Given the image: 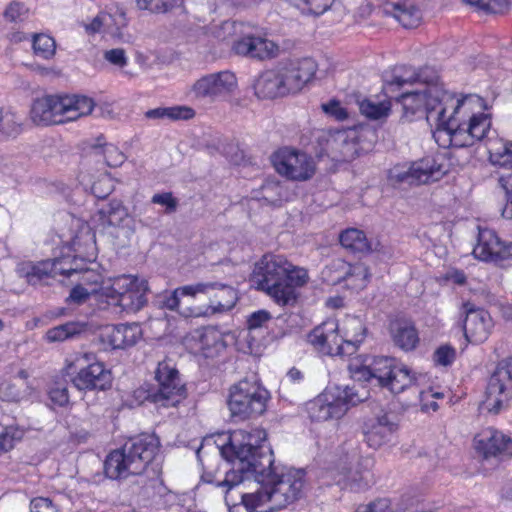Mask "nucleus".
<instances>
[{
  "mask_svg": "<svg viewBox=\"0 0 512 512\" xmlns=\"http://www.w3.org/2000/svg\"><path fill=\"white\" fill-rule=\"evenodd\" d=\"M265 439L264 430L234 431L228 444L221 449V454L233 467L226 472L225 480L220 483L231 488L245 480L254 479L260 485L257 491L263 503L269 505L266 512H275L303 497L306 472L295 468L278 471L273 465V451L261 444Z\"/></svg>",
  "mask_w": 512,
  "mask_h": 512,
  "instance_id": "nucleus-1",
  "label": "nucleus"
},
{
  "mask_svg": "<svg viewBox=\"0 0 512 512\" xmlns=\"http://www.w3.org/2000/svg\"><path fill=\"white\" fill-rule=\"evenodd\" d=\"M159 444L158 437L151 434H141L130 439L121 449L107 455L104 462L105 475L112 480L140 475L154 459Z\"/></svg>",
  "mask_w": 512,
  "mask_h": 512,
  "instance_id": "nucleus-2",
  "label": "nucleus"
},
{
  "mask_svg": "<svg viewBox=\"0 0 512 512\" xmlns=\"http://www.w3.org/2000/svg\"><path fill=\"white\" fill-rule=\"evenodd\" d=\"M422 86V89L402 93L397 101L401 103L403 117L408 121H412L414 117L425 118L434 126L439 123L442 114L448 112L453 93L446 91L438 81Z\"/></svg>",
  "mask_w": 512,
  "mask_h": 512,
  "instance_id": "nucleus-3",
  "label": "nucleus"
},
{
  "mask_svg": "<svg viewBox=\"0 0 512 512\" xmlns=\"http://www.w3.org/2000/svg\"><path fill=\"white\" fill-rule=\"evenodd\" d=\"M95 103L80 95H49L36 99L31 108V119L37 125L61 124L89 115Z\"/></svg>",
  "mask_w": 512,
  "mask_h": 512,
  "instance_id": "nucleus-4",
  "label": "nucleus"
},
{
  "mask_svg": "<svg viewBox=\"0 0 512 512\" xmlns=\"http://www.w3.org/2000/svg\"><path fill=\"white\" fill-rule=\"evenodd\" d=\"M270 397L256 375L241 379L229 389L227 405L231 417L244 421L261 416L267 410Z\"/></svg>",
  "mask_w": 512,
  "mask_h": 512,
  "instance_id": "nucleus-5",
  "label": "nucleus"
},
{
  "mask_svg": "<svg viewBox=\"0 0 512 512\" xmlns=\"http://www.w3.org/2000/svg\"><path fill=\"white\" fill-rule=\"evenodd\" d=\"M288 269L290 262L284 256L265 254L255 263L250 280L279 305H289L293 301L292 289L284 284Z\"/></svg>",
  "mask_w": 512,
  "mask_h": 512,
  "instance_id": "nucleus-6",
  "label": "nucleus"
},
{
  "mask_svg": "<svg viewBox=\"0 0 512 512\" xmlns=\"http://www.w3.org/2000/svg\"><path fill=\"white\" fill-rule=\"evenodd\" d=\"M366 398L367 391L362 388L360 392L355 385L329 387L308 404L307 410L312 421L340 419L351 406H355Z\"/></svg>",
  "mask_w": 512,
  "mask_h": 512,
  "instance_id": "nucleus-7",
  "label": "nucleus"
},
{
  "mask_svg": "<svg viewBox=\"0 0 512 512\" xmlns=\"http://www.w3.org/2000/svg\"><path fill=\"white\" fill-rule=\"evenodd\" d=\"M342 451L343 455L335 468L336 484L356 492L367 489L373 482V460L362 457L357 443L352 441L345 442Z\"/></svg>",
  "mask_w": 512,
  "mask_h": 512,
  "instance_id": "nucleus-8",
  "label": "nucleus"
},
{
  "mask_svg": "<svg viewBox=\"0 0 512 512\" xmlns=\"http://www.w3.org/2000/svg\"><path fill=\"white\" fill-rule=\"evenodd\" d=\"M479 101L480 98L476 95L469 94L455 99L453 94V100L448 105V111L451 110L450 114L447 115V112H444L439 123H435L437 132H445L449 136L452 146L459 148L472 146L469 123L463 122L460 114L470 112L472 102L478 103Z\"/></svg>",
  "mask_w": 512,
  "mask_h": 512,
  "instance_id": "nucleus-9",
  "label": "nucleus"
},
{
  "mask_svg": "<svg viewBox=\"0 0 512 512\" xmlns=\"http://www.w3.org/2000/svg\"><path fill=\"white\" fill-rule=\"evenodd\" d=\"M157 385L146 390L145 400L161 407H173L187 396L179 371L167 362H159L155 371Z\"/></svg>",
  "mask_w": 512,
  "mask_h": 512,
  "instance_id": "nucleus-10",
  "label": "nucleus"
},
{
  "mask_svg": "<svg viewBox=\"0 0 512 512\" xmlns=\"http://www.w3.org/2000/svg\"><path fill=\"white\" fill-rule=\"evenodd\" d=\"M148 283L130 275L117 277L110 287L105 288L109 303L126 312H137L147 303Z\"/></svg>",
  "mask_w": 512,
  "mask_h": 512,
  "instance_id": "nucleus-11",
  "label": "nucleus"
},
{
  "mask_svg": "<svg viewBox=\"0 0 512 512\" xmlns=\"http://www.w3.org/2000/svg\"><path fill=\"white\" fill-rule=\"evenodd\" d=\"M512 399V357L501 360L492 373L487 388L485 408L493 414L508 407Z\"/></svg>",
  "mask_w": 512,
  "mask_h": 512,
  "instance_id": "nucleus-12",
  "label": "nucleus"
},
{
  "mask_svg": "<svg viewBox=\"0 0 512 512\" xmlns=\"http://www.w3.org/2000/svg\"><path fill=\"white\" fill-rule=\"evenodd\" d=\"M373 380L377 385L388 388L392 393H400L415 380L406 366H399L394 358L375 357L370 363Z\"/></svg>",
  "mask_w": 512,
  "mask_h": 512,
  "instance_id": "nucleus-13",
  "label": "nucleus"
},
{
  "mask_svg": "<svg viewBox=\"0 0 512 512\" xmlns=\"http://www.w3.org/2000/svg\"><path fill=\"white\" fill-rule=\"evenodd\" d=\"M308 342L319 352L330 356H350L355 353L352 344H345L344 337L338 335L335 320L325 321L316 326L308 335Z\"/></svg>",
  "mask_w": 512,
  "mask_h": 512,
  "instance_id": "nucleus-14",
  "label": "nucleus"
},
{
  "mask_svg": "<svg viewBox=\"0 0 512 512\" xmlns=\"http://www.w3.org/2000/svg\"><path fill=\"white\" fill-rule=\"evenodd\" d=\"M322 276L329 285L346 281L351 288L358 290L366 287L371 273L362 262L350 264L342 259H336L325 267Z\"/></svg>",
  "mask_w": 512,
  "mask_h": 512,
  "instance_id": "nucleus-15",
  "label": "nucleus"
},
{
  "mask_svg": "<svg viewBox=\"0 0 512 512\" xmlns=\"http://www.w3.org/2000/svg\"><path fill=\"white\" fill-rule=\"evenodd\" d=\"M474 446L486 461L495 460L499 463L512 456V438L491 427L475 436Z\"/></svg>",
  "mask_w": 512,
  "mask_h": 512,
  "instance_id": "nucleus-16",
  "label": "nucleus"
},
{
  "mask_svg": "<svg viewBox=\"0 0 512 512\" xmlns=\"http://www.w3.org/2000/svg\"><path fill=\"white\" fill-rule=\"evenodd\" d=\"M283 95L299 92L315 75L316 63L311 58L281 63L276 67Z\"/></svg>",
  "mask_w": 512,
  "mask_h": 512,
  "instance_id": "nucleus-17",
  "label": "nucleus"
},
{
  "mask_svg": "<svg viewBox=\"0 0 512 512\" xmlns=\"http://www.w3.org/2000/svg\"><path fill=\"white\" fill-rule=\"evenodd\" d=\"M274 166L279 174L291 180H308L315 173L313 159L306 153L296 150L284 149L279 151L275 155Z\"/></svg>",
  "mask_w": 512,
  "mask_h": 512,
  "instance_id": "nucleus-18",
  "label": "nucleus"
},
{
  "mask_svg": "<svg viewBox=\"0 0 512 512\" xmlns=\"http://www.w3.org/2000/svg\"><path fill=\"white\" fill-rule=\"evenodd\" d=\"M186 292L205 294L209 297L206 313L215 314L231 310L237 300V291L229 285L218 282H206L187 285Z\"/></svg>",
  "mask_w": 512,
  "mask_h": 512,
  "instance_id": "nucleus-19",
  "label": "nucleus"
},
{
  "mask_svg": "<svg viewBox=\"0 0 512 512\" xmlns=\"http://www.w3.org/2000/svg\"><path fill=\"white\" fill-rule=\"evenodd\" d=\"M237 86V79L230 71L211 73L198 79L192 86L197 99L215 101L230 94Z\"/></svg>",
  "mask_w": 512,
  "mask_h": 512,
  "instance_id": "nucleus-20",
  "label": "nucleus"
},
{
  "mask_svg": "<svg viewBox=\"0 0 512 512\" xmlns=\"http://www.w3.org/2000/svg\"><path fill=\"white\" fill-rule=\"evenodd\" d=\"M446 171L434 158L426 157L413 162L407 170L395 168L391 177L399 183L426 184L440 180Z\"/></svg>",
  "mask_w": 512,
  "mask_h": 512,
  "instance_id": "nucleus-21",
  "label": "nucleus"
},
{
  "mask_svg": "<svg viewBox=\"0 0 512 512\" xmlns=\"http://www.w3.org/2000/svg\"><path fill=\"white\" fill-rule=\"evenodd\" d=\"M438 80L437 72L431 68L426 67L416 71L413 67L402 65L396 66L389 75H385L384 89L386 91H394L406 84L418 83L420 85H427Z\"/></svg>",
  "mask_w": 512,
  "mask_h": 512,
  "instance_id": "nucleus-22",
  "label": "nucleus"
},
{
  "mask_svg": "<svg viewBox=\"0 0 512 512\" xmlns=\"http://www.w3.org/2000/svg\"><path fill=\"white\" fill-rule=\"evenodd\" d=\"M233 51L237 55L256 60H268L278 55L279 47L273 41L254 35H245L234 41Z\"/></svg>",
  "mask_w": 512,
  "mask_h": 512,
  "instance_id": "nucleus-23",
  "label": "nucleus"
},
{
  "mask_svg": "<svg viewBox=\"0 0 512 512\" xmlns=\"http://www.w3.org/2000/svg\"><path fill=\"white\" fill-rule=\"evenodd\" d=\"M142 335L140 326L133 324L107 325L100 331V341L112 349H125L137 343Z\"/></svg>",
  "mask_w": 512,
  "mask_h": 512,
  "instance_id": "nucleus-24",
  "label": "nucleus"
},
{
  "mask_svg": "<svg viewBox=\"0 0 512 512\" xmlns=\"http://www.w3.org/2000/svg\"><path fill=\"white\" fill-rule=\"evenodd\" d=\"M72 383L80 391L106 390L111 387L112 376L103 363L95 362L81 368Z\"/></svg>",
  "mask_w": 512,
  "mask_h": 512,
  "instance_id": "nucleus-25",
  "label": "nucleus"
},
{
  "mask_svg": "<svg viewBox=\"0 0 512 512\" xmlns=\"http://www.w3.org/2000/svg\"><path fill=\"white\" fill-rule=\"evenodd\" d=\"M466 317L464 320V334L472 343H483L489 336L492 328V319L489 313L481 309H473L469 303L464 304Z\"/></svg>",
  "mask_w": 512,
  "mask_h": 512,
  "instance_id": "nucleus-26",
  "label": "nucleus"
},
{
  "mask_svg": "<svg viewBox=\"0 0 512 512\" xmlns=\"http://www.w3.org/2000/svg\"><path fill=\"white\" fill-rule=\"evenodd\" d=\"M397 430V424L390 420L388 414H383L365 422L363 426L364 441L369 447L377 449L391 440Z\"/></svg>",
  "mask_w": 512,
  "mask_h": 512,
  "instance_id": "nucleus-27",
  "label": "nucleus"
},
{
  "mask_svg": "<svg viewBox=\"0 0 512 512\" xmlns=\"http://www.w3.org/2000/svg\"><path fill=\"white\" fill-rule=\"evenodd\" d=\"M384 10L408 29L416 28L422 18L421 11L413 0H386Z\"/></svg>",
  "mask_w": 512,
  "mask_h": 512,
  "instance_id": "nucleus-28",
  "label": "nucleus"
},
{
  "mask_svg": "<svg viewBox=\"0 0 512 512\" xmlns=\"http://www.w3.org/2000/svg\"><path fill=\"white\" fill-rule=\"evenodd\" d=\"M389 330L394 345L404 351L414 350L419 343L417 329L407 320L392 321Z\"/></svg>",
  "mask_w": 512,
  "mask_h": 512,
  "instance_id": "nucleus-29",
  "label": "nucleus"
},
{
  "mask_svg": "<svg viewBox=\"0 0 512 512\" xmlns=\"http://www.w3.org/2000/svg\"><path fill=\"white\" fill-rule=\"evenodd\" d=\"M501 239L496 232L488 228H480L477 237V243L473 249V255L476 259L493 262L498 255V248Z\"/></svg>",
  "mask_w": 512,
  "mask_h": 512,
  "instance_id": "nucleus-30",
  "label": "nucleus"
},
{
  "mask_svg": "<svg viewBox=\"0 0 512 512\" xmlns=\"http://www.w3.org/2000/svg\"><path fill=\"white\" fill-rule=\"evenodd\" d=\"M331 148L339 153L343 161H351L358 156V143L355 130L336 132L329 140Z\"/></svg>",
  "mask_w": 512,
  "mask_h": 512,
  "instance_id": "nucleus-31",
  "label": "nucleus"
},
{
  "mask_svg": "<svg viewBox=\"0 0 512 512\" xmlns=\"http://www.w3.org/2000/svg\"><path fill=\"white\" fill-rule=\"evenodd\" d=\"M254 90L258 98L273 99L284 96L277 69L262 72L254 82Z\"/></svg>",
  "mask_w": 512,
  "mask_h": 512,
  "instance_id": "nucleus-32",
  "label": "nucleus"
},
{
  "mask_svg": "<svg viewBox=\"0 0 512 512\" xmlns=\"http://www.w3.org/2000/svg\"><path fill=\"white\" fill-rule=\"evenodd\" d=\"M341 245L352 252H370L372 245L367 240L365 233L356 228H350L343 231L339 236Z\"/></svg>",
  "mask_w": 512,
  "mask_h": 512,
  "instance_id": "nucleus-33",
  "label": "nucleus"
},
{
  "mask_svg": "<svg viewBox=\"0 0 512 512\" xmlns=\"http://www.w3.org/2000/svg\"><path fill=\"white\" fill-rule=\"evenodd\" d=\"M88 324L84 322H67L65 324L50 328L46 332V339L49 342H61L79 336L87 331Z\"/></svg>",
  "mask_w": 512,
  "mask_h": 512,
  "instance_id": "nucleus-34",
  "label": "nucleus"
},
{
  "mask_svg": "<svg viewBox=\"0 0 512 512\" xmlns=\"http://www.w3.org/2000/svg\"><path fill=\"white\" fill-rule=\"evenodd\" d=\"M226 504L229 512H255L264 505L260 493L256 490L252 493L240 492V502H232L230 495L226 493Z\"/></svg>",
  "mask_w": 512,
  "mask_h": 512,
  "instance_id": "nucleus-35",
  "label": "nucleus"
},
{
  "mask_svg": "<svg viewBox=\"0 0 512 512\" xmlns=\"http://www.w3.org/2000/svg\"><path fill=\"white\" fill-rule=\"evenodd\" d=\"M100 219L107 221L109 226H122L128 217L127 208L120 200L113 199L99 210Z\"/></svg>",
  "mask_w": 512,
  "mask_h": 512,
  "instance_id": "nucleus-36",
  "label": "nucleus"
},
{
  "mask_svg": "<svg viewBox=\"0 0 512 512\" xmlns=\"http://www.w3.org/2000/svg\"><path fill=\"white\" fill-rule=\"evenodd\" d=\"M23 118L11 110L0 108V141L4 137L18 135L22 130Z\"/></svg>",
  "mask_w": 512,
  "mask_h": 512,
  "instance_id": "nucleus-37",
  "label": "nucleus"
},
{
  "mask_svg": "<svg viewBox=\"0 0 512 512\" xmlns=\"http://www.w3.org/2000/svg\"><path fill=\"white\" fill-rule=\"evenodd\" d=\"M343 331L344 343L352 344L356 351L358 345L364 340L366 333V328L364 327L362 321L358 317H350L346 319L344 322Z\"/></svg>",
  "mask_w": 512,
  "mask_h": 512,
  "instance_id": "nucleus-38",
  "label": "nucleus"
},
{
  "mask_svg": "<svg viewBox=\"0 0 512 512\" xmlns=\"http://www.w3.org/2000/svg\"><path fill=\"white\" fill-rule=\"evenodd\" d=\"M391 104L389 101H373L364 99L359 102V110L362 115L371 120H380L389 115Z\"/></svg>",
  "mask_w": 512,
  "mask_h": 512,
  "instance_id": "nucleus-39",
  "label": "nucleus"
},
{
  "mask_svg": "<svg viewBox=\"0 0 512 512\" xmlns=\"http://www.w3.org/2000/svg\"><path fill=\"white\" fill-rule=\"evenodd\" d=\"M470 136L472 138V145L476 141H481L490 129V118L486 114H473L469 118Z\"/></svg>",
  "mask_w": 512,
  "mask_h": 512,
  "instance_id": "nucleus-40",
  "label": "nucleus"
},
{
  "mask_svg": "<svg viewBox=\"0 0 512 512\" xmlns=\"http://www.w3.org/2000/svg\"><path fill=\"white\" fill-rule=\"evenodd\" d=\"M179 0H136L140 10L148 11L151 14H166L178 6Z\"/></svg>",
  "mask_w": 512,
  "mask_h": 512,
  "instance_id": "nucleus-41",
  "label": "nucleus"
},
{
  "mask_svg": "<svg viewBox=\"0 0 512 512\" xmlns=\"http://www.w3.org/2000/svg\"><path fill=\"white\" fill-rule=\"evenodd\" d=\"M34 53L43 58L50 59L56 50L55 40L46 34H35L33 36Z\"/></svg>",
  "mask_w": 512,
  "mask_h": 512,
  "instance_id": "nucleus-42",
  "label": "nucleus"
},
{
  "mask_svg": "<svg viewBox=\"0 0 512 512\" xmlns=\"http://www.w3.org/2000/svg\"><path fill=\"white\" fill-rule=\"evenodd\" d=\"M59 263V259H53L33 264V271H31V275L34 276L33 280H35V285L45 277H54L57 274H64V271L57 267Z\"/></svg>",
  "mask_w": 512,
  "mask_h": 512,
  "instance_id": "nucleus-43",
  "label": "nucleus"
},
{
  "mask_svg": "<svg viewBox=\"0 0 512 512\" xmlns=\"http://www.w3.org/2000/svg\"><path fill=\"white\" fill-rule=\"evenodd\" d=\"M186 286L178 287L174 291L165 292L158 296L156 303L160 308L176 310L180 303L179 296H195V293L186 292Z\"/></svg>",
  "mask_w": 512,
  "mask_h": 512,
  "instance_id": "nucleus-44",
  "label": "nucleus"
},
{
  "mask_svg": "<svg viewBox=\"0 0 512 512\" xmlns=\"http://www.w3.org/2000/svg\"><path fill=\"white\" fill-rule=\"evenodd\" d=\"M308 280V273L303 268L294 267L290 263V269L287 271V277H284V284L292 289L293 301L294 303L297 298L296 287L303 286Z\"/></svg>",
  "mask_w": 512,
  "mask_h": 512,
  "instance_id": "nucleus-45",
  "label": "nucleus"
},
{
  "mask_svg": "<svg viewBox=\"0 0 512 512\" xmlns=\"http://www.w3.org/2000/svg\"><path fill=\"white\" fill-rule=\"evenodd\" d=\"M490 158L494 163L512 166V142H505L500 148H490Z\"/></svg>",
  "mask_w": 512,
  "mask_h": 512,
  "instance_id": "nucleus-46",
  "label": "nucleus"
},
{
  "mask_svg": "<svg viewBox=\"0 0 512 512\" xmlns=\"http://www.w3.org/2000/svg\"><path fill=\"white\" fill-rule=\"evenodd\" d=\"M23 437V431L8 427L3 433L0 434V453H6L10 451L16 441L21 440Z\"/></svg>",
  "mask_w": 512,
  "mask_h": 512,
  "instance_id": "nucleus-47",
  "label": "nucleus"
},
{
  "mask_svg": "<svg viewBox=\"0 0 512 512\" xmlns=\"http://www.w3.org/2000/svg\"><path fill=\"white\" fill-rule=\"evenodd\" d=\"M456 358V350L449 344L438 347L433 353V360L436 365L450 366Z\"/></svg>",
  "mask_w": 512,
  "mask_h": 512,
  "instance_id": "nucleus-48",
  "label": "nucleus"
},
{
  "mask_svg": "<svg viewBox=\"0 0 512 512\" xmlns=\"http://www.w3.org/2000/svg\"><path fill=\"white\" fill-rule=\"evenodd\" d=\"M464 2L474 5L486 13H502L507 6L506 0H463Z\"/></svg>",
  "mask_w": 512,
  "mask_h": 512,
  "instance_id": "nucleus-49",
  "label": "nucleus"
},
{
  "mask_svg": "<svg viewBox=\"0 0 512 512\" xmlns=\"http://www.w3.org/2000/svg\"><path fill=\"white\" fill-rule=\"evenodd\" d=\"M351 377L358 382H372V369L371 365H359L358 363H351L349 365Z\"/></svg>",
  "mask_w": 512,
  "mask_h": 512,
  "instance_id": "nucleus-50",
  "label": "nucleus"
},
{
  "mask_svg": "<svg viewBox=\"0 0 512 512\" xmlns=\"http://www.w3.org/2000/svg\"><path fill=\"white\" fill-rule=\"evenodd\" d=\"M323 111L334 117L338 121H344L348 118V112L346 108L341 106L337 100H330L328 103L322 104Z\"/></svg>",
  "mask_w": 512,
  "mask_h": 512,
  "instance_id": "nucleus-51",
  "label": "nucleus"
},
{
  "mask_svg": "<svg viewBox=\"0 0 512 512\" xmlns=\"http://www.w3.org/2000/svg\"><path fill=\"white\" fill-rule=\"evenodd\" d=\"M151 201L154 204L165 206L167 213L175 212L178 206V201L171 192L154 194Z\"/></svg>",
  "mask_w": 512,
  "mask_h": 512,
  "instance_id": "nucleus-52",
  "label": "nucleus"
},
{
  "mask_svg": "<svg viewBox=\"0 0 512 512\" xmlns=\"http://www.w3.org/2000/svg\"><path fill=\"white\" fill-rule=\"evenodd\" d=\"M112 19L111 13H100L98 14L91 23L85 24V30L89 34H95L101 32L103 26H109V20Z\"/></svg>",
  "mask_w": 512,
  "mask_h": 512,
  "instance_id": "nucleus-53",
  "label": "nucleus"
},
{
  "mask_svg": "<svg viewBox=\"0 0 512 512\" xmlns=\"http://www.w3.org/2000/svg\"><path fill=\"white\" fill-rule=\"evenodd\" d=\"M30 512H58L50 498L36 497L30 503Z\"/></svg>",
  "mask_w": 512,
  "mask_h": 512,
  "instance_id": "nucleus-54",
  "label": "nucleus"
},
{
  "mask_svg": "<svg viewBox=\"0 0 512 512\" xmlns=\"http://www.w3.org/2000/svg\"><path fill=\"white\" fill-rule=\"evenodd\" d=\"M51 401L58 406H65L69 402L68 389L65 385L57 384L49 391Z\"/></svg>",
  "mask_w": 512,
  "mask_h": 512,
  "instance_id": "nucleus-55",
  "label": "nucleus"
},
{
  "mask_svg": "<svg viewBox=\"0 0 512 512\" xmlns=\"http://www.w3.org/2000/svg\"><path fill=\"white\" fill-rule=\"evenodd\" d=\"M168 119L188 120L195 116V111L188 106L167 107Z\"/></svg>",
  "mask_w": 512,
  "mask_h": 512,
  "instance_id": "nucleus-56",
  "label": "nucleus"
},
{
  "mask_svg": "<svg viewBox=\"0 0 512 512\" xmlns=\"http://www.w3.org/2000/svg\"><path fill=\"white\" fill-rule=\"evenodd\" d=\"M336 0H307L306 7L310 14L319 16L329 10Z\"/></svg>",
  "mask_w": 512,
  "mask_h": 512,
  "instance_id": "nucleus-57",
  "label": "nucleus"
},
{
  "mask_svg": "<svg viewBox=\"0 0 512 512\" xmlns=\"http://www.w3.org/2000/svg\"><path fill=\"white\" fill-rule=\"evenodd\" d=\"M498 250V255L494 258L495 264L503 266L512 263V242L501 240Z\"/></svg>",
  "mask_w": 512,
  "mask_h": 512,
  "instance_id": "nucleus-58",
  "label": "nucleus"
},
{
  "mask_svg": "<svg viewBox=\"0 0 512 512\" xmlns=\"http://www.w3.org/2000/svg\"><path fill=\"white\" fill-rule=\"evenodd\" d=\"M281 190L282 187L279 185V183L267 182L261 188L262 198L270 204H275L276 202L280 201V198H274L272 193H275L280 197Z\"/></svg>",
  "mask_w": 512,
  "mask_h": 512,
  "instance_id": "nucleus-59",
  "label": "nucleus"
},
{
  "mask_svg": "<svg viewBox=\"0 0 512 512\" xmlns=\"http://www.w3.org/2000/svg\"><path fill=\"white\" fill-rule=\"evenodd\" d=\"M104 157L106 164L116 167L124 162L125 156L119 152L113 145L106 146L104 149Z\"/></svg>",
  "mask_w": 512,
  "mask_h": 512,
  "instance_id": "nucleus-60",
  "label": "nucleus"
},
{
  "mask_svg": "<svg viewBox=\"0 0 512 512\" xmlns=\"http://www.w3.org/2000/svg\"><path fill=\"white\" fill-rule=\"evenodd\" d=\"M89 297L90 294L88 290L83 286L77 285L71 289L70 294L66 299V302L81 305L85 303L89 299Z\"/></svg>",
  "mask_w": 512,
  "mask_h": 512,
  "instance_id": "nucleus-61",
  "label": "nucleus"
},
{
  "mask_svg": "<svg viewBox=\"0 0 512 512\" xmlns=\"http://www.w3.org/2000/svg\"><path fill=\"white\" fill-rule=\"evenodd\" d=\"M104 59L110 62L111 64L119 67L125 66L127 62L125 50L122 48H115L105 51Z\"/></svg>",
  "mask_w": 512,
  "mask_h": 512,
  "instance_id": "nucleus-62",
  "label": "nucleus"
},
{
  "mask_svg": "<svg viewBox=\"0 0 512 512\" xmlns=\"http://www.w3.org/2000/svg\"><path fill=\"white\" fill-rule=\"evenodd\" d=\"M0 393L3 399L12 402H18L22 399L23 395L19 389L16 388L15 384L4 383L0 386Z\"/></svg>",
  "mask_w": 512,
  "mask_h": 512,
  "instance_id": "nucleus-63",
  "label": "nucleus"
},
{
  "mask_svg": "<svg viewBox=\"0 0 512 512\" xmlns=\"http://www.w3.org/2000/svg\"><path fill=\"white\" fill-rule=\"evenodd\" d=\"M389 501L378 499L366 505H360L355 512H388Z\"/></svg>",
  "mask_w": 512,
  "mask_h": 512,
  "instance_id": "nucleus-64",
  "label": "nucleus"
}]
</instances>
